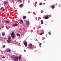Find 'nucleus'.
Masks as SVG:
<instances>
[{
  "mask_svg": "<svg viewBox=\"0 0 61 61\" xmlns=\"http://www.w3.org/2000/svg\"><path fill=\"white\" fill-rule=\"evenodd\" d=\"M57 3H56V5H57Z\"/></svg>",
  "mask_w": 61,
  "mask_h": 61,
  "instance_id": "36",
  "label": "nucleus"
},
{
  "mask_svg": "<svg viewBox=\"0 0 61 61\" xmlns=\"http://www.w3.org/2000/svg\"><path fill=\"white\" fill-rule=\"evenodd\" d=\"M20 7H22L23 6V4H21L20 5Z\"/></svg>",
  "mask_w": 61,
  "mask_h": 61,
  "instance_id": "22",
  "label": "nucleus"
},
{
  "mask_svg": "<svg viewBox=\"0 0 61 61\" xmlns=\"http://www.w3.org/2000/svg\"><path fill=\"white\" fill-rule=\"evenodd\" d=\"M42 5V3L41 2L39 4V5Z\"/></svg>",
  "mask_w": 61,
  "mask_h": 61,
  "instance_id": "15",
  "label": "nucleus"
},
{
  "mask_svg": "<svg viewBox=\"0 0 61 61\" xmlns=\"http://www.w3.org/2000/svg\"><path fill=\"white\" fill-rule=\"evenodd\" d=\"M41 43H40L39 44V46H41Z\"/></svg>",
  "mask_w": 61,
  "mask_h": 61,
  "instance_id": "28",
  "label": "nucleus"
},
{
  "mask_svg": "<svg viewBox=\"0 0 61 61\" xmlns=\"http://www.w3.org/2000/svg\"><path fill=\"white\" fill-rule=\"evenodd\" d=\"M24 51L25 52H26V51L25 50H24Z\"/></svg>",
  "mask_w": 61,
  "mask_h": 61,
  "instance_id": "30",
  "label": "nucleus"
},
{
  "mask_svg": "<svg viewBox=\"0 0 61 61\" xmlns=\"http://www.w3.org/2000/svg\"><path fill=\"white\" fill-rule=\"evenodd\" d=\"M2 10H3V11L5 10V9H2Z\"/></svg>",
  "mask_w": 61,
  "mask_h": 61,
  "instance_id": "33",
  "label": "nucleus"
},
{
  "mask_svg": "<svg viewBox=\"0 0 61 61\" xmlns=\"http://www.w3.org/2000/svg\"><path fill=\"white\" fill-rule=\"evenodd\" d=\"M21 56H19V60H21Z\"/></svg>",
  "mask_w": 61,
  "mask_h": 61,
  "instance_id": "18",
  "label": "nucleus"
},
{
  "mask_svg": "<svg viewBox=\"0 0 61 61\" xmlns=\"http://www.w3.org/2000/svg\"><path fill=\"white\" fill-rule=\"evenodd\" d=\"M7 41L8 42H11V40L8 39V40H7Z\"/></svg>",
  "mask_w": 61,
  "mask_h": 61,
  "instance_id": "14",
  "label": "nucleus"
},
{
  "mask_svg": "<svg viewBox=\"0 0 61 61\" xmlns=\"http://www.w3.org/2000/svg\"><path fill=\"white\" fill-rule=\"evenodd\" d=\"M10 39H11V37H9L8 38V40H10Z\"/></svg>",
  "mask_w": 61,
  "mask_h": 61,
  "instance_id": "19",
  "label": "nucleus"
},
{
  "mask_svg": "<svg viewBox=\"0 0 61 61\" xmlns=\"http://www.w3.org/2000/svg\"><path fill=\"white\" fill-rule=\"evenodd\" d=\"M23 19H25V18H26V16H24L23 17Z\"/></svg>",
  "mask_w": 61,
  "mask_h": 61,
  "instance_id": "10",
  "label": "nucleus"
},
{
  "mask_svg": "<svg viewBox=\"0 0 61 61\" xmlns=\"http://www.w3.org/2000/svg\"><path fill=\"white\" fill-rule=\"evenodd\" d=\"M41 24H43V20H41Z\"/></svg>",
  "mask_w": 61,
  "mask_h": 61,
  "instance_id": "12",
  "label": "nucleus"
},
{
  "mask_svg": "<svg viewBox=\"0 0 61 61\" xmlns=\"http://www.w3.org/2000/svg\"><path fill=\"white\" fill-rule=\"evenodd\" d=\"M26 23L28 25H29V22L28 21H26Z\"/></svg>",
  "mask_w": 61,
  "mask_h": 61,
  "instance_id": "7",
  "label": "nucleus"
},
{
  "mask_svg": "<svg viewBox=\"0 0 61 61\" xmlns=\"http://www.w3.org/2000/svg\"><path fill=\"white\" fill-rule=\"evenodd\" d=\"M18 57L17 56H14V58L13 60H14L15 61H18Z\"/></svg>",
  "mask_w": 61,
  "mask_h": 61,
  "instance_id": "1",
  "label": "nucleus"
},
{
  "mask_svg": "<svg viewBox=\"0 0 61 61\" xmlns=\"http://www.w3.org/2000/svg\"><path fill=\"white\" fill-rule=\"evenodd\" d=\"M2 58H5V57L3 56V57H2Z\"/></svg>",
  "mask_w": 61,
  "mask_h": 61,
  "instance_id": "27",
  "label": "nucleus"
},
{
  "mask_svg": "<svg viewBox=\"0 0 61 61\" xmlns=\"http://www.w3.org/2000/svg\"><path fill=\"white\" fill-rule=\"evenodd\" d=\"M29 46L31 48H32L33 46V45L31 43H30L29 44Z\"/></svg>",
  "mask_w": 61,
  "mask_h": 61,
  "instance_id": "5",
  "label": "nucleus"
},
{
  "mask_svg": "<svg viewBox=\"0 0 61 61\" xmlns=\"http://www.w3.org/2000/svg\"><path fill=\"white\" fill-rule=\"evenodd\" d=\"M11 36L12 38H14L15 36V35H11Z\"/></svg>",
  "mask_w": 61,
  "mask_h": 61,
  "instance_id": "9",
  "label": "nucleus"
},
{
  "mask_svg": "<svg viewBox=\"0 0 61 61\" xmlns=\"http://www.w3.org/2000/svg\"><path fill=\"white\" fill-rule=\"evenodd\" d=\"M18 25V24H17L16 23H15V24H14L12 25V26H17Z\"/></svg>",
  "mask_w": 61,
  "mask_h": 61,
  "instance_id": "2",
  "label": "nucleus"
},
{
  "mask_svg": "<svg viewBox=\"0 0 61 61\" xmlns=\"http://www.w3.org/2000/svg\"><path fill=\"white\" fill-rule=\"evenodd\" d=\"M4 3L5 4V5H6L7 4H8V2L7 1H5L4 2Z\"/></svg>",
  "mask_w": 61,
  "mask_h": 61,
  "instance_id": "3",
  "label": "nucleus"
},
{
  "mask_svg": "<svg viewBox=\"0 0 61 61\" xmlns=\"http://www.w3.org/2000/svg\"><path fill=\"white\" fill-rule=\"evenodd\" d=\"M48 34L49 35H51V32H49Z\"/></svg>",
  "mask_w": 61,
  "mask_h": 61,
  "instance_id": "24",
  "label": "nucleus"
},
{
  "mask_svg": "<svg viewBox=\"0 0 61 61\" xmlns=\"http://www.w3.org/2000/svg\"><path fill=\"white\" fill-rule=\"evenodd\" d=\"M9 29V28H7V29Z\"/></svg>",
  "mask_w": 61,
  "mask_h": 61,
  "instance_id": "35",
  "label": "nucleus"
},
{
  "mask_svg": "<svg viewBox=\"0 0 61 61\" xmlns=\"http://www.w3.org/2000/svg\"><path fill=\"white\" fill-rule=\"evenodd\" d=\"M20 23V22L19 23H19Z\"/></svg>",
  "mask_w": 61,
  "mask_h": 61,
  "instance_id": "37",
  "label": "nucleus"
},
{
  "mask_svg": "<svg viewBox=\"0 0 61 61\" xmlns=\"http://www.w3.org/2000/svg\"><path fill=\"white\" fill-rule=\"evenodd\" d=\"M19 0L20 1H22V0Z\"/></svg>",
  "mask_w": 61,
  "mask_h": 61,
  "instance_id": "34",
  "label": "nucleus"
},
{
  "mask_svg": "<svg viewBox=\"0 0 61 61\" xmlns=\"http://www.w3.org/2000/svg\"><path fill=\"white\" fill-rule=\"evenodd\" d=\"M48 18H49V17H48V16H46L45 17V19H48Z\"/></svg>",
  "mask_w": 61,
  "mask_h": 61,
  "instance_id": "8",
  "label": "nucleus"
},
{
  "mask_svg": "<svg viewBox=\"0 0 61 61\" xmlns=\"http://www.w3.org/2000/svg\"><path fill=\"white\" fill-rule=\"evenodd\" d=\"M3 7H2L1 8H0V9L1 10H3Z\"/></svg>",
  "mask_w": 61,
  "mask_h": 61,
  "instance_id": "29",
  "label": "nucleus"
},
{
  "mask_svg": "<svg viewBox=\"0 0 61 61\" xmlns=\"http://www.w3.org/2000/svg\"><path fill=\"white\" fill-rule=\"evenodd\" d=\"M11 49H8V50L7 51V52H11Z\"/></svg>",
  "mask_w": 61,
  "mask_h": 61,
  "instance_id": "6",
  "label": "nucleus"
},
{
  "mask_svg": "<svg viewBox=\"0 0 61 61\" xmlns=\"http://www.w3.org/2000/svg\"><path fill=\"white\" fill-rule=\"evenodd\" d=\"M17 35L18 36H20V34H19L17 33Z\"/></svg>",
  "mask_w": 61,
  "mask_h": 61,
  "instance_id": "21",
  "label": "nucleus"
},
{
  "mask_svg": "<svg viewBox=\"0 0 61 61\" xmlns=\"http://www.w3.org/2000/svg\"><path fill=\"white\" fill-rule=\"evenodd\" d=\"M21 23L22 24H23V20H21Z\"/></svg>",
  "mask_w": 61,
  "mask_h": 61,
  "instance_id": "26",
  "label": "nucleus"
},
{
  "mask_svg": "<svg viewBox=\"0 0 61 61\" xmlns=\"http://www.w3.org/2000/svg\"><path fill=\"white\" fill-rule=\"evenodd\" d=\"M11 57L12 59H13V60H14V56H11Z\"/></svg>",
  "mask_w": 61,
  "mask_h": 61,
  "instance_id": "16",
  "label": "nucleus"
},
{
  "mask_svg": "<svg viewBox=\"0 0 61 61\" xmlns=\"http://www.w3.org/2000/svg\"><path fill=\"white\" fill-rule=\"evenodd\" d=\"M4 39H5V40L7 38L6 37H5V38H4Z\"/></svg>",
  "mask_w": 61,
  "mask_h": 61,
  "instance_id": "31",
  "label": "nucleus"
},
{
  "mask_svg": "<svg viewBox=\"0 0 61 61\" xmlns=\"http://www.w3.org/2000/svg\"><path fill=\"white\" fill-rule=\"evenodd\" d=\"M54 7H54V6L53 5L51 7L52 8V9H54Z\"/></svg>",
  "mask_w": 61,
  "mask_h": 61,
  "instance_id": "20",
  "label": "nucleus"
},
{
  "mask_svg": "<svg viewBox=\"0 0 61 61\" xmlns=\"http://www.w3.org/2000/svg\"><path fill=\"white\" fill-rule=\"evenodd\" d=\"M44 34V32L40 33V35H43V34Z\"/></svg>",
  "mask_w": 61,
  "mask_h": 61,
  "instance_id": "17",
  "label": "nucleus"
},
{
  "mask_svg": "<svg viewBox=\"0 0 61 61\" xmlns=\"http://www.w3.org/2000/svg\"><path fill=\"white\" fill-rule=\"evenodd\" d=\"M5 47V45H3V48H4V47Z\"/></svg>",
  "mask_w": 61,
  "mask_h": 61,
  "instance_id": "25",
  "label": "nucleus"
},
{
  "mask_svg": "<svg viewBox=\"0 0 61 61\" xmlns=\"http://www.w3.org/2000/svg\"><path fill=\"white\" fill-rule=\"evenodd\" d=\"M5 23H9V22L8 21H6L5 22Z\"/></svg>",
  "mask_w": 61,
  "mask_h": 61,
  "instance_id": "23",
  "label": "nucleus"
},
{
  "mask_svg": "<svg viewBox=\"0 0 61 61\" xmlns=\"http://www.w3.org/2000/svg\"><path fill=\"white\" fill-rule=\"evenodd\" d=\"M24 45L26 46H27V42H24Z\"/></svg>",
  "mask_w": 61,
  "mask_h": 61,
  "instance_id": "4",
  "label": "nucleus"
},
{
  "mask_svg": "<svg viewBox=\"0 0 61 61\" xmlns=\"http://www.w3.org/2000/svg\"><path fill=\"white\" fill-rule=\"evenodd\" d=\"M28 14H30V11H29L28 12Z\"/></svg>",
  "mask_w": 61,
  "mask_h": 61,
  "instance_id": "32",
  "label": "nucleus"
},
{
  "mask_svg": "<svg viewBox=\"0 0 61 61\" xmlns=\"http://www.w3.org/2000/svg\"><path fill=\"white\" fill-rule=\"evenodd\" d=\"M2 35L3 36H4L5 35V33L4 32H3L2 34Z\"/></svg>",
  "mask_w": 61,
  "mask_h": 61,
  "instance_id": "11",
  "label": "nucleus"
},
{
  "mask_svg": "<svg viewBox=\"0 0 61 61\" xmlns=\"http://www.w3.org/2000/svg\"><path fill=\"white\" fill-rule=\"evenodd\" d=\"M11 35H15V33L14 32H12L11 33Z\"/></svg>",
  "mask_w": 61,
  "mask_h": 61,
  "instance_id": "13",
  "label": "nucleus"
},
{
  "mask_svg": "<svg viewBox=\"0 0 61 61\" xmlns=\"http://www.w3.org/2000/svg\"><path fill=\"white\" fill-rule=\"evenodd\" d=\"M0 7H1V6L0 5Z\"/></svg>",
  "mask_w": 61,
  "mask_h": 61,
  "instance_id": "38",
  "label": "nucleus"
}]
</instances>
